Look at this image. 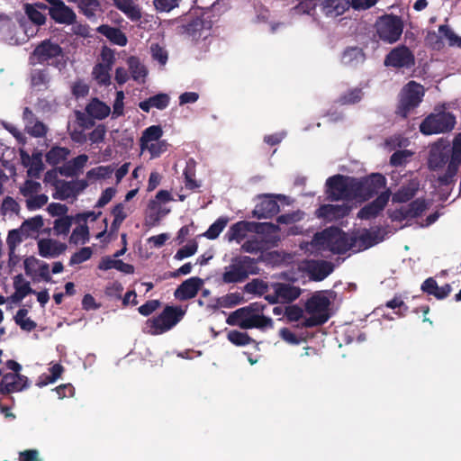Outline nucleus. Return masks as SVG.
Wrapping results in <instances>:
<instances>
[{"label": "nucleus", "mask_w": 461, "mask_h": 461, "mask_svg": "<svg viewBox=\"0 0 461 461\" xmlns=\"http://www.w3.org/2000/svg\"><path fill=\"white\" fill-rule=\"evenodd\" d=\"M450 158L451 154L448 147H444L442 149L434 147L429 152V167L432 170L442 168L447 163H449Z\"/></svg>", "instance_id": "nucleus-22"}, {"label": "nucleus", "mask_w": 461, "mask_h": 461, "mask_svg": "<svg viewBox=\"0 0 461 461\" xmlns=\"http://www.w3.org/2000/svg\"><path fill=\"white\" fill-rule=\"evenodd\" d=\"M47 4L36 3V6L41 10H48L50 18L57 23L70 25L77 20L74 10L62 0H46Z\"/></svg>", "instance_id": "nucleus-10"}, {"label": "nucleus", "mask_w": 461, "mask_h": 461, "mask_svg": "<svg viewBox=\"0 0 461 461\" xmlns=\"http://www.w3.org/2000/svg\"><path fill=\"white\" fill-rule=\"evenodd\" d=\"M311 316L305 318L298 326L301 328H312L321 326L328 321L330 314L309 313Z\"/></svg>", "instance_id": "nucleus-48"}, {"label": "nucleus", "mask_w": 461, "mask_h": 461, "mask_svg": "<svg viewBox=\"0 0 461 461\" xmlns=\"http://www.w3.org/2000/svg\"><path fill=\"white\" fill-rule=\"evenodd\" d=\"M277 295L285 303H291L296 300L301 294V289L299 287L291 285L289 284L276 283L274 285Z\"/></svg>", "instance_id": "nucleus-32"}, {"label": "nucleus", "mask_w": 461, "mask_h": 461, "mask_svg": "<svg viewBox=\"0 0 461 461\" xmlns=\"http://www.w3.org/2000/svg\"><path fill=\"white\" fill-rule=\"evenodd\" d=\"M70 150L65 147L55 146L52 147L46 153V162L50 166H57L67 159Z\"/></svg>", "instance_id": "nucleus-36"}, {"label": "nucleus", "mask_w": 461, "mask_h": 461, "mask_svg": "<svg viewBox=\"0 0 461 461\" xmlns=\"http://www.w3.org/2000/svg\"><path fill=\"white\" fill-rule=\"evenodd\" d=\"M334 267L331 262L320 260L314 261L309 267V274L313 281H322L333 272Z\"/></svg>", "instance_id": "nucleus-26"}, {"label": "nucleus", "mask_w": 461, "mask_h": 461, "mask_svg": "<svg viewBox=\"0 0 461 461\" xmlns=\"http://www.w3.org/2000/svg\"><path fill=\"white\" fill-rule=\"evenodd\" d=\"M265 249V244L263 240L253 237L241 245V250L247 253H258Z\"/></svg>", "instance_id": "nucleus-56"}, {"label": "nucleus", "mask_w": 461, "mask_h": 461, "mask_svg": "<svg viewBox=\"0 0 461 461\" xmlns=\"http://www.w3.org/2000/svg\"><path fill=\"white\" fill-rule=\"evenodd\" d=\"M88 240L89 228L86 223L77 226L69 237V243L74 245H77L79 243L86 244Z\"/></svg>", "instance_id": "nucleus-42"}, {"label": "nucleus", "mask_w": 461, "mask_h": 461, "mask_svg": "<svg viewBox=\"0 0 461 461\" xmlns=\"http://www.w3.org/2000/svg\"><path fill=\"white\" fill-rule=\"evenodd\" d=\"M14 287L22 294V296L26 297L30 294H35V291L31 287L30 282L26 281L21 274L14 277Z\"/></svg>", "instance_id": "nucleus-58"}, {"label": "nucleus", "mask_w": 461, "mask_h": 461, "mask_svg": "<svg viewBox=\"0 0 461 461\" xmlns=\"http://www.w3.org/2000/svg\"><path fill=\"white\" fill-rule=\"evenodd\" d=\"M450 162L456 163L457 165L461 164V133H458L454 140L452 148L450 149Z\"/></svg>", "instance_id": "nucleus-62"}, {"label": "nucleus", "mask_w": 461, "mask_h": 461, "mask_svg": "<svg viewBox=\"0 0 461 461\" xmlns=\"http://www.w3.org/2000/svg\"><path fill=\"white\" fill-rule=\"evenodd\" d=\"M415 64V58L412 51L405 45L398 46L393 49L384 59L386 67L395 68H410Z\"/></svg>", "instance_id": "nucleus-14"}, {"label": "nucleus", "mask_w": 461, "mask_h": 461, "mask_svg": "<svg viewBox=\"0 0 461 461\" xmlns=\"http://www.w3.org/2000/svg\"><path fill=\"white\" fill-rule=\"evenodd\" d=\"M86 113L96 120H103L111 113V108L97 97H94L86 106Z\"/></svg>", "instance_id": "nucleus-24"}, {"label": "nucleus", "mask_w": 461, "mask_h": 461, "mask_svg": "<svg viewBox=\"0 0 461 461\" xmlns=\"http://www.w3.org/2000/svg\"><path fill=\"white\" fill-rule=\"evenodd\" d=\"M362 96L363 92L360 88L350 89L339 97V103L342 105L355 104L361 101Z\"/></svg>", "instance_id": "nucleus-53"}, {"label": "nucleus", "mask_w": 461, "mask_h": 461, "mask_svg": "<svg viewBox=\"0 0 461 461\" xmlns=\"http://www.w3.org/2000/svg\"><path fill=\"white\" fill-rule=\"evenodd\" d=\"M227 339L230 342L238 347L246 346L255 342V340L247 332L239 330L229 331Z\"/></svg>", "instance_id": "nucleus-45"}, {"label": "nucleus", "mask_w": 461, "mask_h": 461, "mask_svg": "<svg viewBox=\"0 0 461 461\" xmlns=\"http://www.w3.org/2000/svg\"><path fill=\"white\" fill-rule=\"evenodd\" d=\"M63 58V50L59 44L51 41L50 39L42 41L38 44L31 54L30 60L32 64L36 62L44 64L50 59Z\"/></svg>", "instance_id": "nucleus-12"}, {"label": "nucleus", "mask_w": 461, "mask_h": 461, "mask_svg": "<svg viewBox=\"0 0 461 461\" xmlns=\"http://www.w3.org/2000/svg\"><path fill=\"white\" fill-rule=\"evenodd\" d=\"M229 221V219L227 217H220L218 218L209 228L208 230L203 233V236H205L209 240H215L219 237L221 232L224 230V228L227 226Z\"/></svg>", "instance_id": "nucleus-46"}, {"label": "nucleus", "mask_w": 461, "mask_h": 461, "mask_svg": "<svg viewBox=\"0 0 461 461\" xmlns=\"http://www.w3.org/2000/svg\"><path fill=\"white\" fill-rule=\"evenodd\" d=\"M375 34L386 43L398 41L402 34L403 22L401 17L393 14H384L375 23Z\"/></svg>", "instance_id": "nucleus-7"}, {"label": "nucleus", "mask_w": 461, "mask_h": 461, "mask_svg": "<svg viewBox=\"0 0 461 461\" xmlns=\"http://www.w3.org/2000/svg\"><path fill=\"white\" fill-rule=\"evenodd\" d=\"M28 310L25 308L19 309L14 317L15 323L20 326L23 330L32 331L37 327V323L30 318H27Z\"/></svg>", "instance_id": "nucleus-41"}, {"label": "nucleus", "mask_w": 461, "mask_h": 461, "mask_svg": "<svg viewBox=\"0 0 461 461\" xmlns=\"http://www.w3.org/2000/svg\"><path fill=\"white\" fill-rule=\"evenodd\" d=\"M417 191V184L410 183L407 185H403L393 194V202L406 203L415 196Z\"/></svg>", "instance_id": "nucleus-37"}, {"label": "nucleus", "mask_w": 461, "mask_h": 461, "mask_svg": "<svg viewBox=\"0 0 461 461\" xmlns=\"http://www.w3.org/2000/svg\"><path fill=\"white\" fill-rule=\"evenodd\" d=\"M31 85L38 90L46 89L50 82V76L47 69H33L30 75Z\"/></svg>", "instance_id": "nucleus-39"}, {"label": "nucleus", "mask_w": 461, "mask_h": 461, "mask_svg": "<svg viewBox=\"0 0 461 461\" xmlns=\"http://www.w3.org/2000/svg\"><path fill=\"white\" fill-rule=\"evenodd\" d=\"M170 102V97L167 94L159 93L153 96L149 97L139 103V107L145 113H149L150 108L154 107L158 110L166 109Z\"/></svg>", "instance_id": "nucleus-27"}, {"label": "nucleus", "mask_w": 461, "mask_h": 461, "mask_svg": "<svg viewBox=\"0 0 461 461\" xmlns=\"http://www.w3.org/2000/svg\"><path fill=\"white\" fill-rule=\"evenodd\" d=\"M314 240L320 246L328 249L333 254L342 255L352 249L351 235L346 233L339 227H330L318 232Z\"/></svg>", "instance_id": "nucleus-2"}, {"label": "nucleus", "mask_w": 461, "mask_h": 461, "mask_svg": "<svg viewBox=\"0 0 461 461\" xmlns=\"http://www.w3.org/2000/svg\"><path fill=\"white\" fill-rule=\"evenodd\" d=\"M258 260L249 256L235 257L229 266L224 267L221 277L222 284H238L248 279L249 276L258 274Z\"/></svg>", "instance_id": "nucleus-3"}, {"label": "nucleus", "mask_w": 461, "mask_h": 461, "mask_svg": "<svg viewBox=\"0 0 461 461\" xmlns=\"http://www.w3.org/2000/svg\"><path fill=\"white\" fill-rule=\"evenodd\" d=\"M150 51L154 60L158 61L160 65H165L167 63L168 59L167 51L159 44H151Z\"/></svg>", "instance_id": "nucleus-61"}, {"label": "nucleus", "mask_w": 461, "mask_h": 461, "mask_svg": "<svg viewBox=\"0 0 461 461\" xmlns=\"http://www.w3.org/2000/svg\"><path fill=\"white\" fill-rule=\"evenodd\" d=\"M249 232H250L249 221H240L229 228L228 231L225 233V239L229 242L236 241L237 243H240L247 237Z\"/></svg>", "instance_id": "nucleus-25"}, {"label": "nucleus", "mask_w": 461, "mask_h": 461, "mask_svg": "<svg viewBox=\"0 0 461 461\" xmlns=\"http://www.w3.org/2000/svg\"><path fill=\"white\" fill-rule=\"evenodd\" d=\"M43 218L41 215H37L28 220H25L21 226V230L23 231H26L28 234L30 232H39L40 230L43 227Z\"/></svg>", "instance_id": "nucleus-52"}, {"label": "nucleus", "mask_w": 461, "mask_h": 461, "mask_svg": "<svg viewBox=\"0 0 461 461\" xmlns=\"http://www.w3.org/2000/svg\"><path fill=\"white\" fill-rule=\"evenodd\" d=\"M355 184L359 186L357 198L366 201L385 186L386 179L380 173H373L365 177H355Z\"/></svg>", "instance_id": "nucleus-11"}, {"label": "nucleus", "mask_w": 461, "mask_h": 461, "mask_svg": "<svg viewBox=\"0 0 461 461\" xmlns=\"http://www.w3.org/2000/svg\"><path fill=\"white\" fill-rule=\"evenodd\" d=\"M98 268L100 270H104V271L114 268L120 272L124 273V274H133L134 273V267L132 265L124 263L121 259L111 258L110 257L102 258L101 261L99 262Z\"/></svg>", "instance_id": "nucleus-31"}, {"label": "nucleus", "mask_w": 461, "mask_h": 461, "mask_svg": "<svg viewBox=\"0 0 461 461\" xmlns=\"http://www.w3.org/2000/svg\"><path fill=\"white\" fill-rule=\"evenodd\" d=\"M181 0H153V5L158 13H169L179 6Z\"/></svg>", "instance_id": "nucleus-60"}, {"label": "nucleus", "mask_w": 461, "mask_h": 461, "mask_svg": "<svg viewBox=\"0 0 461 461\" xmlns=\"http://www.w3.org/2000/svg\"><path fill=\"white\" fill-rule=\"evenodd\" d=\"M456 117L448 112L429 114L420 123V131L424 135L446 133L456 125Z\"/></svg>", "instance_id": "nucleus-8"}, {"label": "nucleus", "mask_w": 461, "mask_h": 461, "mask_svg": "<svg viewBox=\"0 0 461 461\" xmlns=\"http://www.w3.org/2000/svg\"><path fill=\"white\" fill-rule=\"evenodd\" d=\"M112 67L104 65L103 63L96 64L94 68L92 75L96 82L100 86H108L111 83L110 70Z\"/></svg>", "instance_id": "nucleus-40"}, {"label": "nucleus", "mask_w": 461, "mask_h": 461, "mask_svg": "<svg viewBox=\"0 0 461 461\" xmlns=\"http://www.w3.org/2000/svg\"><path fill=\"white\" fill-rule=\"evenodd\" d=\"M427 204L423 199H416L411 202L406 207L398 211L399 217L402 220L417 218L426 210Z\"/></svg>", "instance_id": "nucleus-30"}, {"label": "nucleus", "mask_w": 461, "mask_h": 461, "mask_svg": "<svg viewBox=\"0 0 461 461\" xmlns=\"http://www.w3.org/2000/svg\"><path fill=\"white\" fill-rule=\"evenodd\" d=\"M351 207L348 204H323L317 211L319 218L327 221H336L342 219L349 214Z\"/></svg>", "instance_id": "nucleus-19"}, {"label": "nucleus", "mask_w": 461, "mask_h": 461, "mask_svg": "<svg viewBox=\"0 0 461 461\" xmlns=\"http://www.w3.org/2000/svg\"><path fill=\"white\" fill-rule=\"evenodd\" d=\"M74 3L78 8L79 12L86 18L93 19L96 16V13L101 9L99 0H68Z\"/></svg>", "instance_id": "nucleus-33"}, {"label": "nucleus", "mask_w": 461, "mask_h": 461, "mask_svg": "<svg viewBox=\"0 0 461 461\" xmlns=\"http://www.w3.org/2000/svg\"><path fill=\"white\" fill-rule=\"evenodd\" d=\"M26 132L34 138L45 137L48 131V127L41 121H35L32 124L25 125Z\"/></svg>", "instance_id": "nucleus-55"}, {"label": "nucleus", "mask_w": 461, "mask_h": 461, "mask_svg": "<svg viewBox=\"0 0 461 461\" xmlns=\"http://www.w3.org/2000/svg\"><path fill=\"white\" fill-rule=\"evenodd\" d=\"M40 10L36 4L25 5L26 15L36 25H42L46 22V16Z\"/></svg>", "instance_id": "nucleus-50"}, {"label": "nucleus", "mask_w": 461, "mask_h": 461, "mask_svg": "<svg viewBox=\"0 0 461 461\" xmlns=\"http://www.w3.org/2000/svg\"><path fill=\"white\" fill-rule=\"evenodd\" d=\"M97 32L105 36L112 43L123 47L128 40L125 33L119 28L112 27L108 24H102L97 27Z\"/></svg>", "instance_id": "nucleus-23"}, {"label": "nucleus", "mask_w": 461, "mask_h": 461, "mask_svg": "<svg viewBox=\"0 0 461 461\" xmlns=\"http://www.w3.org/2000/svg\"><path fill=\"white\" fill-rule=\"evenodd\" d=\"M351 240H354L352 250L359 252L378 244L384 240V237L380 235L379 229L376 230L364 229L359 235L352 234Z\"/></svg>", "instance_id": "nucleus-15"}, {"label": "nucleus", "mask_w": 461, "mask_h": 461, "mask_svg": "<svg viewBox=\"0 0 461 461\" xmlns=\"http://www.w3.org/2000/svg\"><path fill=\"white\" fill-rule=\"evenodd\" d=\"M113 5L132 22L141 18L140 8L133 0H113Z\"/></svg>", "instance_id": "nucleus-29"}, {"label": "nucleus", "mask_w": 461, "mask_h": 461, "mask_svg": "<svg viewBox=\"0 0 461 461\" xmlns=\"http://www.w3.org/2000/svg\"><path fill=\"white\" fill-rule=\"evenodd\" d=\"M320 1L321 0H298L297 5L292 8V12L295 14L313 15Z\"/></svg>", "instance_id": "nucleus-43"}, {"label": "nucleus", "mask_w": 461, "mask_h": 461, "mask_svg": "<svg viewBox=\"0 0 461 461\" xmlns=\"http://www.w3.org/2000/svg\"><path fill=\"white\" fill-rule=\"evenodd\" d=\"M341 60L344 65L354 67L365 60V53L358 47H349L344 50Z\"/></svg>", "instance_id": "nucleus-34"}, {"label": "nucleus", "mask_w": 461, "mask_h": 461, "mask_svg": "<svg viewBox=\"0 0 461 461\" xmlns=\"http://www.w3.org/2000/svg\"><path fill=\"white\" fill-rule=\"evenodd\" d=\"M260 198L261 201L256 204L252 211L253 217L257 219H271L280 211L277 201H284L285 195L263 194Z\"/></svg>", "instance_id": "nucleus-13"}, {"label": "nucleus", "mask_w": 461, "mask_h": 461, "mask_svg": "<svg viewBox=\"0 0 461 461\" xmlns=\"http://www.w3.org/2000/svg\"><path fill=\"white\" fill-rule=\"evenodd\" d=\"M390 191L381 193L374 201L366 204L357 212V218L370 220L375 218L386 206L390 198Z\"/></svg>", "instance_id": "nucleus-16"}, {"label": "nucleus", "mask_w": 461, "mask_h": 461, "mask_svg": "<svg viewBox=\"0 0 461 461\" xmlns=\"http://www.w3.org/2000/svg\"><path fill=\"white\" fill-rule=\"evenodd\" d=\"M86 186V183L82 181L79 184L68 181H56L55 193L52 194L54 199L67 200L70 197H76L79 191Z\"/></svg>", "instance_id": "nucleus-18"}, {"label": "nucleus", "mask_w": 461, "mask_h": 461, "mask_svg": "<svg viewBox=\"0 0 461 461\" xmlns=\"http://www.w3.org/2000/svg\"><path fill=\"white\" fill-rule=\"evenodd\" d=\"M326 193L330 201L357 200V190L359 186L355 184V177L340 174L330 176L326 181Z\"/></svg>", "instance_id": "nucleus-6"}, {"label": "nucleus", "mask_w": 461, "mask_h": 461, "mask_svg": "<svg viewBox=\"0 0 461 461\" xmlns=\"http://www.w3.org/2000/svg\"><path fill=\"white\" fill-rule=\"evenodd\" d=\"M203 280L198 276L190 277L181 283L174 292V296L179 301H187L194 298L201 287Z\"/></svg>", "instance_id": "nucleus-17"}, {"label": "nucleus", "mask_w": 461, "mask_h": 461, "mask_svg": "<svg viewBox=\"0 0 461 461\" xmlns=\"http://www.w3.org/2000/svg\"><path fill=\"white\" fill-rule=\"evenodd\" d=\"M330 302L326 296L313 295L305 303L307 313L329 314Z\"/></svg>", "instance_id": "nucleus-28"}, {"label": "nucleus", "mask_w": 461, "mask_h": 461, "mask_svg": "<svg viewBox=\"0 0 461 461\" xmlns=\"http://www.w3.org/2000/svg\"><path fill=\"white\" fill-rule=\"evenodd\" d=\"M250 232L257 234L273 233L278 230V226L272 222L249 221Z\"/></svg>", "instance_id": "nucleus-54"}, {"label": "nucleus", "mask_w": 461, "mask_h": 461, "mask_svg": "<svg viewBox=\"0 0 461 461\" xmlns=\"http://www.w3.org/2000/svg\"><path fill=\"white\" fill-rule=\"evenodd\" d=\"M48 196L44 194H36L27 199L26 206L28 210L33 211L41 208L48 203Z\"/></svg>", "instance_id": "nucleus-63"}, {"label": "nucleus", "mask_w": 461, "mask_h": 461, "mask_svg": "<svg viewBox=\"0 0 461 461\" xmlns=\"http://www.w3.org/2000/svg\"><path fill=\"white\" fill-rule=\"evenodd\" d=\"M460 165L450 162L447 165V171L438 177V182L439 185H448L454 181V177L456 176Z\"/></svg>", "instance_id": "nucleus-51"}, {"label": "nucleus", "mask_w": 461, "mask_h": 461, "mask_svg": "<svg viewBox=\"0 0 461 461\" xmlns=\"http://www.w3.org/2000/svg\"><path fill=\"white\" fill-rule=\"evenodd\" d=\"M93 254V250L90 247L81 248L78 251L75 252L69 260V265H78L88 260Z\"/></svg>", "instance_id": "nucleus-59"}, {"label": "nucleus", "mask_w": 461, "mask_h": 461, "mask_svg": "<svg viewBox=\"0 0 461 461\" xmlns=\"http://www.w3.org/2000/svg\"><path fill=\"white\" fill-rule=\"evenodd\" d=\"M321 8L327 17L336 18L350 7L348 0H321Z\"/></svg>", "instance_id": "nucleus-21"}, {"label": "nucleus", "mask_w": 461, "mask_h": 461, "mask_svg": "<svg viewBox=\"0 0 461 461\" xmlns=\"http://www.w3.org/2000/svg\"><path fill=\"white\" fill-rule=\"evenodd\" d=\"M186 309L181 306L167 305L157 316L146 321V333L150 335L163 334L175 327L185 316Z\"/></svg>", "instance_id": "nucleus-5"}, {"label": "nucleus", "mask_w": 461, "mask_h": 461, "mask_svg": "<svg viewBox=\"0 0 461 461\" xmlns=\"http://www.w3.org/2000/svg\"><path fill=\"white\" fill-rule=\"evenodd\" d=\"M425 91L423 86L410 81L401 91L397 113L406 118L411 111L420 105L424 96Z\"/></svg>", "instance_id": "nucleus-9"}, {"label": "nucleus", "mask_w": 461, "mask_h": 461, "mask_svg": "<svg viewBox=\"0 0 461 461\" xmlns=\"http://www.w3.org/2000/svg\"><path fill=\"white\" fill-rule=\"evenodd\" d=\"M267 305L262 302L250 303L249 305L232 312L227 323L239 326L242 330L273 328V321L263 314Z\"/></svg>", "instance_id": "nucleus-1"}, {"label": "nucleus", "mask_w": 461, "mask_h": 461, "mask_svg": "<svg viewBox=\"0 0 461 461\" xmlns=\"http://www.w3.org/2000/svg\"><path fill=\"white\" fill-rule=\"evenodd\" d=\"M127 65L131 72V76L134 81L144 79L148 75V70L140 59L136 56H131L127 59Z\"/></svg>", "instance_id": "nucleus-35"}, {"label": "nucleus", "mask_w": 461, "mask_h": 461, "mask_svg": "<svg viewBox=\"0 0 461 461\" xmlns=\"http://www.w3.org/2000/svg\"><path fill=\"white\" fill-rule=\"evenodd\" d=\"M73 223V216L58 218L53 222V231L56 236L68 235Z\"/></svg>", "instance_id": "nucleus-44"}, {"label": "nucleus", "mask_w": 461, "mask_h": 461, "mask_svg": "<svg viewBox=\"0 0 461 461\" xmlns=\"http://www.w3.org/2000/svg\"><path fill=\"white\" fill-rule=\"evenodd\" d=\"M244 290L248 294H258L261 296L267 292L268 285L263 280L257 278L246 284Z\"/></svg>", "instance_id": "nucleus-49"}, {"label": "nucleus", "mask_w": 461, "mask_h": 461, "mask_svg": "<svg viewBox=\"0 0 461 461\" xmlns=\"http://www.w3.org/2000/svg\"><path fill=\"white\" fill-rule=\"evenodd\" d=\"M114 171L113 165L99 166L87 171L86 177L88 179H106L109 178Z\"/></svg>", "instance_id": "nucleus-47"}, {"label": "nucleus", "mask_w": 461, "mask_h": 461, "mask_svg": "<svg viewBox=\"0 0 461 461\" xmlns=\"http://www.w3.org/2000/svg\"><path fill=\"white\" fill-rule=\"evenodd\" d=\"M176 28L178 35L197 41L201 38H206L204 35L206 31L212 27L211 22L205 21L203 15L197 11L188 12L180 16Z\"/></svg>", "instance_id": "nucleus-4"}, {"label": "nucleus", "mask_w": 461, "mask_h": 461, "mask_svg": "<svg viewBox=\"0 0 461 461\" xmlns=\"http://www.w3.org/2000/svg\"><path fill=\"white\" fill-rule=\"evenodd\" d=\"M162 134L163 130L160 125H152L145 129L140 140L141 149H144L149 142L159 140Z\"/></svg>", "instance_id": "nucleus-38"}, {"label": "nucleus", "mask_w": 461, "mask_h": 461, "mask_svg": "<svg viewBox=\"0 0 461 461\" xmlns=\"http://www.w3.org/2000/svg\"><path fill=\"white\" fill-rule=\"evenodd\" d=\"M39 254L42 258H56L67 249L65 243L51 239H42L38 241Z\"/></svg>", "instance_id": "nucleus-20"}, {"label": "nucleus", "mask_w": 461, "mask_h": 461, "mask_svg": "<svg viewBox=\"0 0 461 461\" xmlns=\"http://www.w3.org/2000/svg\"><path fill=\"white\" fill-rule=\"evenodd\" d=\"M198 244L193 240L188 242L187 245L179 249L174 256L176 260H183L184 258H189L194 255L197 251Z\"/></svg>", "instance_id": "nucleus-57"}, {"label": "nucleus", "mask_w": 461, "mask_h": 461, "mask_svg": "<svg viewBox=\"0 0 461 461\" xmlns=\"http://www.w3.org/2000/svg\"><path fill=\"white\" fill-rule=\"evenodd\" d=\"M145 149H148L151 154L152 158L159 157L162 153L166 152L167 149V143L166 140H158L156 142H151L149 145H147Z\"/></svg>", "instance_id": "nucleus-64"}]
</instances>
